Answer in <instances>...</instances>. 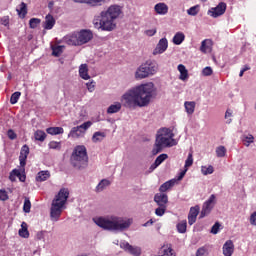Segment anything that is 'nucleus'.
I'll list each match as a JSON object with an SVG mask.
<instances>
[{
	"mask_svg": "<svg viewBox=\"0 0 256 256\" xmlns=\"http://www.w3.org/2000/svg\"><path fill=\"white\" fill-rule=\"evenodd\" d=\"M155 97H157V88L153 82H148L126 91L122 95L121 103L126 109L147 107Z\"/></svg>",
	"mask_w": 256,
	"mask_h": 256,
	"instance_id": "f257e3e1",
	"label": "nucleus"
},
{
	"mask_svg": "<svg viewBox=\"0 0 256 256\" xmlns=\"http://www.w3.org/2000/svg\"><path fill=\"white\" fill-rule=\"evenodd\" d=\"M123 11L119 5H111L99 15L94 16L93 25L101 31H113L117 27L115 20L119 19Z\"/></svg>",
	"mask_w": 256,
	"mask_h": 256,
	"instance_id": "f03ea898",
	"label": "nucleus"
},
{
	"mask_svg": "<svg viewBox=\"0 0 256 256\" xmlns=\"http://www.w3.org/2000/svg\"><path fill=\"white\" fill-rule=\"evenodd\" d=\"M94 223L105 231H114L115 233L127 231L131 227V220H125L123 217L107 216L94 219Z\"/></svg>",
	"mask_w": 256,
	"mask_h": 256,
	"instance_id": "7ed1b4c3",
	"label": "nucleus"
},
{
	"mask_svg": "<svg viewBox=\"0 0 256 256\" xmlns=\"http://www.w3.org/2000/svg\"><path fill=\"white\" fill-rule=\"evenodd\" d=\"M67 199H69V190L66 188L60 189L58 194L52 201L50 208V219L54 223H57L61 217V213H63V208L67 203Z\"/></svg>",
	"mask_w": 256,
	"mask_h": 256,
	"instance_id": "20e7f679",
	"label": "nucleus"
},
{
	"mask_svg": "<svg viewBox=\"0 0 256 256\" xmlns=\"http://www.w3.org/2000/svg\"><path fill=\"white\" fill-rule=\"evenodd\" d=\"M70 163L74 169H85L89 165V156L87 155V147L85 145H78L74 148Z\"/></svg>",
	"mask_w": 256,
	"mask_h": 256,
	"instance_id": "39448f33",
	"label": "nucleus"
},
{
	"mask_svg": "<svg viewBox=\"0 0 256 256\" xmlns=\"http://www.w3.org/2000/svg\"><path fill=\"white\" fill-rule=\"evenodd\" d=\"M159 71V65L154 60H147L142 63L135 72L136 79H147L153 77Z\"/></svg>",
	"mask_w": 256,
	"mask_h": 256,
	"instance_id": "423d86ee",
	"label": "nucleus"
},
{
	"mask_svg": "<svg viewBox=\"0 0 256 256\" xmlns=\"http://www.w3.org/2000/svg\"><path fill=\"white\" fill-rule=\"evenodd\" d=\"M93 39V32L91 30H81L75 32L67 38L68 45H74L75 47L85 45Z\"/></svg>",
	"mask_w": 256,
	"mask_h": 256,
	"instance_id": "0eeeda50",
	"label": "nucleus"
},
{
	"mask_svg": "<svg viewBox=\"0 0 256 256\" xmlns=\"http://www.w3.org/2000/svg\"><path fill=\"white\" fill-rule=\"evenodd\" d=\"M174 145H177L174 138H169L167 136H161L158 134L156 136L154 148L152 149V155H158V153H161L165 147H173Z\"/></svg>",
	"mask_w": 256,
	"mask_h": 256,
	"instance_id": "6e6552de",
	"label": "nucleus"
},
{
	"mask_svg": "<svg viewBox=\"0 0 256 256\" xmlns=\"http://www.w3.org/2000/svg\"><path fill=\"white\" fill-rule=\"evenodd\" d=\"M214 205H215V194H212L209 197V199L206 202H204L202 206V210L200 212L199 219H203L204 217H207V215H209V213H211V211L213 210Z\"/></svg>",
	"mask_w": 256,
	"mask_h": 256,
	"instance_id": "1a4fd4ad",
	"label": "nucleus"
},
{
	"mask_svg": "<svg viewBox=\"0 0 256 256\" xmlns=\"http://www.w3.org/2000/svg\"><path fill=\"white\" fill-rule=\"evenodd\" d=\"M214 205H215V194H212L209 197V199L206 202H204L202 206V210L200 212L199 219H203L204 217H207V215H209V213H211V211L213 210Z\"/></svg>",
	"mask_w": 256,
	"mask_h": 256,
	"instance_id": "9d476101",
	"label": "nucleus"
},
{
	"mask_svg": "<svg viewBox=\"0 0 256 256\" xmlns=\"http://www.w3.org/2000/svg\"><path fill=\"white\" fill-rule=\"evenodd\" d=\"M225 11H227V4L224 2H220L216 7L208 10V15H211V17L217 19V17H221V15H224Z\"/></svg>",
	"mask_w": 256,
	"mask_h": 256,
	"instance_id": "9b49d317",
	"label": "nucleus"
},
{
	"mask_svg": "<svg viewBox=\"0 0 256 256\" xmlns=\"http://www.w3.org/2000/svg\"><path fill=\"white\" fill-rule=\"evenodd\" d=\"M121 249H124L126 253H129L133 256H141V248L139 246H133L129 244L127 241H123L120 243Z\"/></svg>",
	"mask_w": 256,
	"mask_h": 256,
	"instance_id": "f8f14e48",
	"label": "nucleus"
},
{
	"mask_svg": "<svg viewBox=\"0 0 256 256\" xmlns=\"http://www.w3.org/2000/svg\"><path fill=\"white\" fill-rule=\"evenodd\" d=\"M167 47H169V41H167V38L160 39L153 51V55H161L165 53L167 51Z\"/></svg>",
	"mask_w": 256,
	"mask_h": 256,
	"instance_id": "ddd939ff",
	"label": "nucleus"
},
{
	"mask_svg": "<svg viewBox=\"0 0 256 256\" xmlns=\"http://www.w3.org/2000/svg\"><path fill=\"white\" fill-rule=\"evenodd\" d=\"M154 201L158 207H167V204L169 203V196L165 193H156L154 195Z\"/></svg>",
	"mask_w": 256,
	"mask_h": 256,
	"instance_id": "4468645a",
	"label": "nucleus"
},
{
	"mask_svg": "<svg viewBox=\"0 0 256 256\" xmlns=\"http://www.w3.org/2000/svg\"><path fill=\"white\" fill-rule=\"evenodd\" d=\"M29 156V146L27 144L23 145L20 150V167H25L27 165V157Z\"/></svg>",
	"mask_w": 256,
	"mask_h": 256,
	"instance_id": "2eb2a0df",
	"label": "nucleus"
},
{
	"mask_svg": "<svg viewBox=\"0 0 256 256\" xmlns=\"http://www.w3.org/2000/svg\"><path fill=\"white\" fill-rule=\"evenodd\" d=\"M199 210V205L190 208V212L188 214L189 225H193L195 221H197V215H199Z\"/></svg>",
	"mask_w": 256,
	"mask_h": 256,
	"instance_id": "dca6fc26",
	"label": "nucleus"
},
{
	"mask_svg": "<svg viewBox=\"0 0 256 256\" xmlns=\"http://www.w3.org/2000/svg\"><path fill=\"white\" fill-rule=\"evenodd\" d=\"M109 0H73L74 3H86L90 7H101L104 3H107Z\"/></svg>",
	"mask_w": 256,
	"mask_h": 256,
	"instance_id": "f3484780",
	"label": "nucleus"
},
{
	"mask_svg": "<svg viewBox=\"0 0 256 256\" xmlns=\"http://www.w3.org/2000/svg\"><path fill=\"white\" fill-rule=\"evenodd\" d=\"M235 251V245L233 244L232 240H228L223 245V255L224 256H231Z\"/></svg>",
	"mask_w": 256,
	"mask_h": 256,
	"instance_id": "a211bd4d",
	"label": "nucleus"
},
{
	"mask_svg": "<svg viewBox=\"0 0 256 256\" xmlns=\"http://www.w3.org/2000/svg\"><path fill=\"white\" fill-rule=\"evenodd\" d=\"M154 11L157 13V15H167V13H169V6L163 2H160L154 6Z\"/></svg>",
	"mask_w": 256,
	"mask_h": 256,
	"instance_id": "6ab92c4d",
	"label": "nucleus"
},
{
	"mask_svg": "<svg viewBox=\"0 0 256 256\" xmlns=\"http://www.w3.org/2000/svg\"><path fill=\"white\" fill-rule=\"evenodd\" d=\"M79 75L81 79H84V81H89V79H91V76H89V68L87 64H81L79 66Z\"/></svg>",
	"mask_w": 256,
	"mask_h": 256,
	"instance_id": "aec40b11",
	"label": "nucleus"
},
{
	"mask_svg": "<svg viewBox=\"0 0 256 256\" xmlns=\"http://www.w3.org/2000/svg\"><path fill=\"white\" fill-rule=\"evenodd\" d=\"M43 27L46 30H51L53 27H55V18L53 17V15H46Z\"/></svg>",
	"mask_w": 256,
	"mask_h": 256,
	"instance_id": "412c9836",
	"label": "nucleus"
},
{
	"mask_svg": "<svg viewBox=\"0 0 256 256\" xmlns=\"http://www.w3.org/2000/svg\"><path fill=\"white\" fill-rule=\"evenodd\" d=\"M85 135L83 130L80 129V126L73 127L68 134V137H73L74 139H79V137H83Z\"/></svg>",
	"mask_w": 256,
	"mask_h": 256,
	"instance_id": "4be33fe9",
	"label": "nucleus"
},
{
	"mask_svg": "<svg viewBox=\"0 0 256 256\" xmlns=\"http://www.w3.org/2000/svg\"><path fill=\"white\" fill-rule=\"evenodd\" d=\"M109 185H111V181L107 179H102L96 186V189H95L96 193H101V191H105V189H107Z\"/></svg>",
	"mask_w": 256,
	"mask_h": 256,
	"instance_id": "5701e85b",
	"label": "nucleus"
},
{
	"mask_svg": "<svg viewBox=\"0 0 256 256\" xmlns=\"http://www.w3.org/2000/svg\"><path fill=\"white\" fill-rule=\"evenodd\" d=\"M49 177H51V173L48 170L40 171V172H38V174L36 176V181L42 183V181H47V179H49Z\"/></svg>",
	"mask_w": 256,
	"mask_h": 256,
	"instance_id": "b1692460",
	"label": "nucleus"
},
{
	"mask_svg": "<svg viewBox=\"0 0 256 256\" xmlns=\"http://www.w3.org/2000/svg\"><path fill=\"white\" fill-rule=\"evenodd\" d=\"M105 137H107V134H105V132H95L92 136V143H101V141H103Z\"/></svg>",
	"mask_w": 256,
	"mask_h": 256,
	"instance_id": "393cba45",
	"label": "nucleus"
},
{
	"mask_svg": "<svg viewBox=\"0 0 256 256\" xmlns=\"http://www.w3.org/2000/svg\"><path fill=\"white\" fill-rule=\"evenodd\" d=\"M158 135L162 136V137H168L170 139H173V137H175V134L173 133V130L169 129V128H162L158 131Z\"/></svg>",
	"mask_w": 256,
	"mask_h": 256,
	"instance_id": "a878e982",
	"label": "nucleus"
},
{
	"mask_svg": "<svg viewBox=\"0 0 256 256\" xmlns=\"http://www.w3.org/2000/svg\"><path fill=\"white\" fill-rule=\"evenodd\" d=\"M174 45H181L185 41V34L183 32H177L173 37Z\"/></svg>",
	"mask_w": 256,
	"mask_h": 256,
	"instance_id": "bb28decb",
	"label": "nucleus"
},
{
	"mask_svg": "<svg viewBox=\"0 0 256 256\" xmlns=\"http://www.w3.org/2000/svg\"><path fill=\"white\" fill-rule=\"evenodd\" d=\"M18 235H20L23 239H29V230L27 229V223L22 222L21 229L18 231Z\"/></svg>",
	"mask_w": 256,
	"mask_h": 256,
	"instance_id": "cd10ccee",
	"label": "nucleus"
},
{
	"mask_svg": "<svg viewBox=\"0 0 256 256\" xmlns=\"http://www.w3.org/2000/svg\"><path fill=\"white\" fill-rule=\"evenodd\" d=\"M48 135H63V127H49L46 129Z\"/></svg>",
	"mask_w": 256,
	"mask_h": 256,
	"instance_id": "c85d7f7f",
	"label": "nucleus"
},
{
	"mask_svg": "<svg viewBox=\"0 0 256 256\" xmlns=\"http://www.w3.org/2000/svg\"><path fill=\"white\" fill-rule=\"evenodd\" d=\"M19 17H21L22 19H25L26 15H27V4L25 2H22L20 4V7L16 9Z\"/></svg>",
	"mask_w": 256,
	"mask_h": 256,
	"instance_id": "c756f323",
	"label": "nucleus"
},
{
	"mask_svg": "<svg viewBox=\"0 0 256 256\" xmlns=\"http://www.w3.org/2000/svg\"><path fill=\"white\" fill-rule=\"evenodd\" d=\"M195 105L194 101L184 103V107L188 115H193V113H195Z\"/></svg>",
	"mask_w": 256,
	"mask_h": 256,
	"instance_id": "7c9ffc66",
	"label": "nucleus"
},
{
	"mask_svg": "<svg viewBox=\"0 0 256 256\" xmlns=\"http://www.w3.org/2000/svg\"><path fill=\"white\" fill-rule=\"evenodd\" d=\"M121 111V103L112 104L108 107L107 113L113 114V113H119Z\"/></svg>",
	"mask_w": 256,
	"mask_h": 256,
	"instance_id": "2f4dec72",
	"label": "nucleus"
},
{
	"mask_svg": "<svg viewBox=\"0 0 256 256\" xmlns=\"http://www.w3.org/2000/svg\"><path fill=\"white\" fill-rule=\"evenodd\" d=\"M34 137L36 139V141H45L47 134L45 132H43V130H37L34 134Z\"/></svg>",
	"mask_w": 256,
	"mask_h": 256,
	"instance_id": "473e14b6",
	"label": "nucleus"
},
{
	"mask_svg": "<svg viewBox=\"0 0 256 256\" xmlns=\"http://www.w3.org/2000/svg\"><path fill=\"white\" fill-rule=\"evenodd\" d=\"M211 43L210 39H205L201 42L200 51L202 53H207V50L209 49V45Z\"/></svg>",
	"mask_w": 256,
	"mask_h": 256,
	"instance_id": "72a5a7b5",
	"label": "nucleus"
},
{
	"mask_svg": "<svg viewBox=\"0 0 256 256\" xmlns=\"http://www.w3.org/2000/svg\"><path fill=\"white\" fill-rule=\"evenodd\" d=\"M41 25V19L39 18H31L29 20L30 29H37V26Z\"/></svg>",
	"mask_w": 256,
	"mask_h": 256,
	"instance_id": "f704fd0d",
	"label": "nucleus"
},
{
	"mask_svg": "<svg viewBox=\"0 0 256 256\" xmlns=\"http://www.w3.org/2000/svg\"><path fill=\"white\" fill-rule=\"evenodd\" d=\"M225 155H227V148H225V146H218L216 148V156L217 157H225Z\"/></svg>",
	"mask_w": 256,
	"mask_h": 256,
	"instance_id": "c9c22d12",
	"label": "nucleus"
},
{
	"mask_svg": "<svg viewBox=\"0 0 256 256\" xmlns=\"http://www.w3.org/2000/svg\"><path fill=\"white\" fill-rule=\"evenodd\" d=\"M215 171L212 165L207 166H202L201 167V172L202 175H212V173Z\"/></svg>",
	"mask_w": 256,
	"mask_h": 256,
	"instance_id": "e433bc0d",
	"label": "nucleus"
},
{
	"mask_svg": "<svg viewBox=\"0 0 256 256\" xmlns=\"http://www.w3.org/2000/svg\"><path fill=\"white\" fill-rule=\"evenodd\" d=\"M178 233H187V221H182L177 224Z\"/></svg>",
	"mask_w": 256,
	"mask_h": 256,
	"instance_id": "4c0bfd02",
	"label": "nucleus"
},
{
	"mask_svg": "<svg viewBox=\"0 0 256 256\" xmlns=\"http://www.w3.org/2000/svg\"><path fill=\"white\" fill-rule=\"evenodd\" d=\"M12 173L14 175H16V177H18L19 181H21V183H25V180L27 179V176L25 174H22L21 171L17 170V169H13Z\"/></svg>",
	"mask_w": 256,
	"mask_h": 256,
	"instance_id": "58836bf2",
	"label": "nucleus"
},
{
	"mask_svg": "<svg viewBox=\"0 0 256 256\" xmlns=\"http://www.w3.org/2000/svg\"><path fill=\"white\" fill-rule=\"evenodd\" d=\"M166 159H169V155L167 154H160L154 161V163L159 167V165H161V163H163L164 161H166Z\"/></svg>",
	"mask_w": 256,
	"mask_h": 256,
	"instance_id": "ea45409f",
	"label": "nucleus"
},
{
	"mask_svg": "<svg viewBox=\"0 0 256 256\" xmlns=\"http://www.w3.org/2000/svg\"><path fill=\"white\" fill-rule=\"evenodd\" d=\"M166 211L167 206H159L158 208L155 209V215H157V217H163Z\"/></svg>",
	"mask_w": 256,
	"mask_h": 256,
	"instance_id": "a19ab883",
	"label": "nucleus"
},
{
	"mask_svg": "<svg viewBox=\"0 0 256 256\" xmlns=\"http://www.w3.org/2000/svg\"><path fill=\"white\" fill-rule=\"evenodd\" d=\"M23 211L24 213H31V200L29 198L24 199Z\"/></svg>",
	"mask_w": 256,
	"mask_h": 256,
	"instance_id": "79ce46f5",
	"label": "nucleus"
},
{
	"mask_svg": "<svg viewBox=\"0 0 256 256\" xmlns=\"http://www.w3.org/2000/svg\"><path fill=\"white\" fill-rule=\"evenodd\" d=\"M61 53H63V46H56L52 48V55L54 57H60Z\"/></svg>",
	"mask_w": 256,
	"mask_h": 256,
	"instance_id": "37998d69",
	"label": "nucleus"
},
{
	"mask_svg": "<svg viewBox=\"0 0 256 256\" xmlns=\"http://www.w3.org/2000/svg\"><path fill=\"white\" fill-rule=\"evenodd\" d=\"M19 97H21V92H14L10 97L11 105H15L19 101Z\"/></svg>",
	"mask_w": 256,
	"mask_h": 256,
	"instance_id": "c03bdc74",
	"label": "nucleus"
},
{
	"mask_svg": "<svg viewBox=\"0 0 256 256\" xmlns=\"http://www.w3.org/2000/svg\"><path fill=\"white\" fill-rule=\"evenodd\" d=\"M187 13L192 17H195L199 13V5L192 6L187 10Z\"/></svg>",
	"mask_w": 256,
	"mask_h": 256,
	"instance_id": "a18cd8bd",
	"label": "nucleus"
},
{
	"mask_svg": "<svg viewBox=\"0 0 256 256\" xmlns=\"http://www.w3.org/2000/svg\"><path fill=\"white\" fill-rule=\"evenodd\" d=\"M45 233H47V231H45V230L38 231L35 235V240L36 241H45Z\"/></svg>",
	"mask_w": 256,
	"mask_h": 256,
	"instance_id": "49530a36",
	"label": "nucleus"
},
{
	"mask_svg": "<svg viewBox=\"0 0 256 256\" xmlns=\"http://www.w3.org/2000/svg\"><path fill=\"white\" fill-rule=\"evenodd\" d=\"M219 229H221V223L215 222L211 228L210 233H212V235H217V233H219Z\"/></svg>",
	"mask_w": 256,
	"mask_h": 256,
	"instance_id": "de8ad7c7",
	"label": "nucleus"
},
{
	"mask_svg": "<svg viewBox=\"0 0 256 256\" xmlns=\"http://www.w3.org/2000/svg\"><path fill=\"white\" fill-rule=\"evenodd\" d=\"M202 75L204 77H211L213 75V68L207 66L202 70Z\"/></svg>",
	"mask_w": 256,
	"mask_h": 256,
	"instance_id": "09e8293b",
	"label": "nucleus"
},
{
	"mask_svg": "<svg viewBox=\"0 0 256 256\" xmlns=\"http://www.w3.org/2000/svg\"><path fill=\"white\" fill-rule=\"evenodd\" d=\"M49 149H56V150H61V142H57V141H51L49 143Z\"/></svg>",
	"mask_w": 256,
	"mask_h": 256,
	"instance_id": "8fccbe9b",
	"label": "nucleus"
},
{
	"mask_svg": "<svg viewBox=\"0 0 256 256\" xmlns=\"http://www.w3.org/2000/svg\"><path fill=\"white\" fill-rule=\"evenodd\" d=\"M193 165V154L189 153L185 161V169H189Z\"/></svg>",
	"mask_w": 256,
	"mask_h": 256,
	"instance_id": "3c124183",
	"label": "nucleus"
},
{
	"mask_svg": "<svg viewBox=\"0 0 256 256\" xmlns=\"http://www.w3.org/2000/svg\"><path fill=\"white\" fill-rule=\"evenodd\" d=\"M254 140H255V137H253V135L249 134L244 139V145L246 147H249L251 145V143H253Z\"/></svg>",
	"mask_w": 256,
	"mask_h": 256,
	"instance_id": "603ef678",
	"label": "nucleus"
},
{
	"mask_svg": "<svg viewBox=\"0 0 256 256\" xmlns=\"http://www.w3.org/2000/svg\"><path fill=\"white\" fill-rule=\"evenodd\" d=\"M91 125H93V122L87 121V122H84L83 124H81L79 127L83 131V133L85 134L87 129H89V127H91Z\"/></svg>",
	"mask_w": 256,
	"mask_h": 256,
	"instance_id": "864d4df0",
	"label": "nucleus"
},
{
	"mask_svg": "<svg viewBox=\"0 0 256 256\" xmlns=\"http://www.w3.org/2000/svg\"><path fill=\"white\" fill-rule=\"evenodd\" d=\"M7 135H8V138L11 140V141H15V139H17V133H15V131H13V129H9L7 131Z\"/></svg>",
	"mask_w": 256,
	"mask_h": 256,
	"instance_id": "5fc2aeb1",
	"label": "nucleus"
},
{
	"mask_svg": "<svg viewBox=\"0 0 256 256\" xmlns=\"http://www.w3.org/2000/svg\"><path fill=\"white\" fill-rule=\"evenodd\" d=\"M196 256H207V249L205 247H200L196 252Z\"/></svg>",
	"mask_w": 256,
	"mask_h": 256,
	"instance_id": "6e6d98bb",
	"label": "nucleus"
},
{
	"mask_svg": "<svg viewBox=\"0 0 256 256\" xmlns=\"http://www.w3.org/2000/svg\"><path fill=\"white\" fill-rule=\"evenodd\" d=\"M86 87H87L89 93H93V91H95V81L86 83Z\"/></svg>",
	"mask_w": 256,
	"mask_h": 256,
	"instance_id": "4d7b16f0",
	"label": "nucleus"
},
{
	"mask_svg": "<svg viewBox=\"0 0 256 256\" xmlns=\"http://www.w3.org/2000/svg\"><path fill=\"white\" fill-rule=\"evenodd\" d=\"M168 189H171V186H169V184H168L167 182L163 183V184L159 187L160 193H165Z\"/></svg>",
	"mask_w": 256,
	"mask_h": 256,
	"instance_id": "13d9d810",
	"label": "nucleus"
},
{
	"mask_svg": "<svg viewBox=\"0 0 256 256\" xmlns=\"http://www.w3.org/2000/svg\"><path fill=\"white\" fill-rule=\"evenodd\" d=\"M179 79L181 81H186V79H189V71L185 70L184 72H180Z\"/></svg>",
	"mask_w": 256,
	"mask_h": 256,
	"instance_id": "bf43d9fd",
	"label": "nucleus"
},
{
	"mask_svg": "<svg viewBox=\"0 0 256 256\" xmlns=\"http://www.w3.org/2000/svg\"><path fill=\"white\" fill-rule=\"evenodd\" d=\"M9 199V195H7V191L0 190V201H7Z\"/></svg>",
	"mask_w": 256,
	"mask_h": 256,
	"instance_id": "052dcab7",
	"label": "nucleus"
},
{
	"mask_svg": "<svg viewBox=\"0 0 256 256\" xmlns=\"http://www.w3.org/2000/svg\"><path fill=\"white\" fill-rule=\"evenodd\" d=\"M187 171H188L187 168H185L184 170H182V171L179 173V175H178V177L176 178V180H177V181H182V180H183V177H185Z\"/></svg>",
	"mask_w": 256,
	"mask_h": 256,
	"instance_id": "680f3d73",
	"label": "nucleus"
},
{
	"mask_svg": "<svg viewBox=\"0 0 256 256\" xmlns=\"http://www.w3.org/2000/svg\"><path fill=\"white\" fill-rule=\"evenodd\" d=\"M155 33H157V29H150L145 31V35H147L148 37H153Z\"/></svg>",
	"mask_w": 256,
	"mask_h": 256,
	"instance_id": "e2e57ef3",
	"label": "nucleus"
},
{
	"mask_svg": "<svg viewBox=\"0 0 256 256\" xmlns=\"http://www.w3.org/2000/svg\"><path fill=\"white\" fill-rule=\"evenodd\" d=\"M250 223H251V225H256V212L251 214Z\"/></svg>",
	"mask_w": 256,
	"mask_h": 256,
	"instance_id": "0e129e2a",
	"label": "nucleus"
},
{
	"mask_svg": "<svg viewBox=\"0 0 256 256\" xmlns=\"http://www.w3.org/2000/svg\"><path fill=\"white\" fill-rule=\"evenodd\" d=\"M178 71H179V73H185V71H187V68L185 67V65L179 64Z\"/></svg>",
	"mask_w": 256,
	"mask_h": 256,
	"instance_id": "69168bd1",
	"label": "nucleus"
},
{
	"mask_svg": "<svg viewBox=\"0 0 256 256\" xmlns=\"http://www.w3.org/2000/svg\"><path fill=\"white\" fill-rule=\"evenodd\" d=\"M1 23H2V25H4V27H7V25H9V18L8 17H3L1 19Z\"/></svg>",
	"mask_w": 256,
	"mask_h": 256,
	"instance_id": "338daca9",
	"label": "nucleus"
},
{
	"mask_svg": "<svg viewBox=\"0 0 256 256\" xmlns=\"http://www.w3.org/2000/svg\"><path fill=\"white\" fill-rule=\"evenodd\" d=\"M166 183L169 185L170 188L174 187V185L177 183V179H171V180L167 181Z\"/></svg>",
	"mask_w": 256,
	"mask_h": 256,
	"instance_id": "774afa93",
	"label": "nucleus"
}]
</instances>
